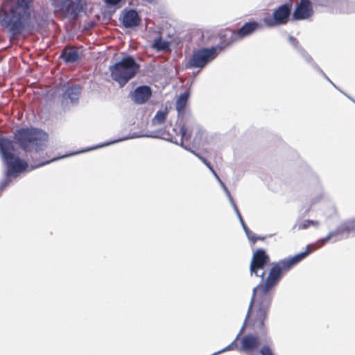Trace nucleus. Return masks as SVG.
Returning a JSON list of instances; mask_svg holds the SVG:
<instances>
[{
	"label": "nucleus",
	"mask_w": 355,
	"mask_h": 355,
	"mask_svg": "<svg viewBox=\"0 0 355 355\" xmlns=\"http://www.w3.org/2000/svg\"><path fill=\"white\" fill-rule=\"evenodd\" d=\"M315 248H307V250L288 257L273 263L268 276L261 279L259 284L253 288L252 295L245 318H249L252 306L255 311L253 326L254 329L262 330L268 311L271 305L273 293L272 290L278 284L282 276L293 266L304 259L308 254L313 252Z\"/></svg>",
	"instance_id": "obj_1"
},
{
	"label": "nucleus",
	"mask_w": 355,
	"mask_h": 355,
	"mask_svg": "<svg viewBox=\"0 0 355 355\" xmlns=\"http://www.w3.org/2000/svg\"><path fill=\"white\" fill-rule=\"evenodd\" d=\"M33 0H7L0 11V24L12 36L30 26Z\"/></svg>",
	"instance_id": "obj_2"
},
{
	"label": "nucleus",
	"mask_w": 355,
	"mask_h": 355,
	"mask_svg": "<svg viewBox=\"0 0 355 355\" xmlns=\"http://www.w3.org/2000/svg\"><path fill=\"white\" fill-rule=\"evenodd\" d=\"M14 150L13 141L6 137H0V154L6 166L5 178L0 183L6 182V188L11 183L12 178H17L28 167L26 161L15 156Z\"/></svg>",
	"instance_id": "obj_3"
},
{
	"label": "nucleus",
	"mask_w": 355,
	"mask_h": 355,
	"mask_svg": "<svg viewBox=\"0 0 355 355\" xmlns=\"http://www.w3.org/2000/svg\"><path fill=\"white\" fill-rule=\"evenodd\" d=\"M47 135L38 128H21L15 134V139L19 146L25 152L35 154L44 150L46 146Z\"/></svg>",
	"instance_id": "obj_4"
},
{
	"label": "nucleus",
	"mask_w": 355,
	"mask_h": 355,
	"mask_svg": "<svg viewBox=\"0 0 355 355\" xmlns=\"http://www.w3.org/2000/svg\"><path fill=\"white\" fill-rule=\"evenodd\" d=\"M139 64L131 55L124 56L120 61L109 67L111 78L120 87H123L133 78L139 70Z\"/></svg>",
	"instance_id": "obj_5"
},
{
	"label": "nucleus",
	"mask_w": 355,
	"mask_h": 355,
	"mask_svg": "<svg viewBox=\"0 0 355 355\" xmlns=\"http://www.w3.org/2000/svg\"><path fill=\"white\" fill-rule=\"evenodd\" d=\"M223 49L224 46L216 45L211 48H201L193 51L185 67L187 69H199L197 72L198 73L208 64L211 62Z\"/></svg>",
	"instance_id": "obj_6"
},
{
	"label": "nucleus",
	"mask_w": 355,
	"mask_h": 355,
	"mask_svg": "<svg viewBox=\"0 0 355 355\" xmlns=\"http://www.w3.org/2000/svg\"><path fill=\"white\" fill-rule=\"evenodd\" d=\"M194 130L197 132L200 131L195 119L191 116H182L173 129L176 135H180V140L173 137L166 139L182 146L184 149H188L189 148L184 145V140L190 139Z\"/></svg>",
	"instance_id": "obj_7"
},
{
	"label": "nucleus",
	"mask_w": 355,
	"mask_h": 355,
	"mask_svg": "<svg viewBox=\"0 0 355 355\" xmlns=\"http://www.w3.org/2000/svg\"><path fill=\"white\" fill-rule=\"evenodd\" d=\"M355 232V218L349 219L342 222L337 228L329 232L324 238L319 239L315 243L308 245L309 248H315V250L324 245L330 239L336 242L348 236L351 233Z\"/></svg>",
	"instance_id": "obj_8"
},
{
	"label": "nucleus",
	"mask_w": 355,
	"mask_h": 355,
	"mask_svg": "<svg viewBox=\"0 0 355 355\" xmlns=\"http://www.w3.org/2000/svg\"><path fill=\"white\" fill-rule=\"evenodd\" d=\"M291 8L292 5L289 3L281 5L274 10L272 16H266L263 19L264 24L269 28L286 24L288 21Z\"/></svg>",
	"instance_id": "obj_9"
},
{
	"label": "nucleus",
	"mask_w": 355,
	"mask_h": 355,
	"mask_svg": "<svg viewBox=\"0 0 355 355\" xmlns=\"http://www.w3.org/2000/svg\"><path fill=\"white\" fill-rule=\"evenodd\" d=\"M269 257L263 249L256 250L252 256L250 265V275L265 279V267L269 262Z\"/></svg>",
	"instance_id": "obj_10"
},
{
	"label": "nucleus",
	"mask_w": 355,
	"mask_h": 355,
	"mask_svg": "<svg viewBox=\"0 0 355 355\" xmlns=\"http://www.w3.org/2000/svg\"><path fill=\"white\" fill-rule=\"evenodd\" d=\"M289 43L297 51V52L315 70H317L326 80H327L335 88L340 91L328 78L325 73L320 69V67L313 61V58L301 46L297 40L293 36L290 35L288 38Z\"/></svg>",
	"instance_id": "obj_11"
},
{
	"label": "nucleus",
	"mask_w": 355,
	"mask_h": 355,
	"mask_svg": "<svg viewBox=\"0 0 355 355\" xmlns=\"http://www.w3.org/2000/svg\"><path fill=\"white\" fill-rule=\"evenodd\" d=\"M289 43L297 51V52L315 70H317L326 80H327L335 88L340 91L328 78L325 73L320 69V67L313 61V58L301 46L297 40L293 36L290 35L288 38Z\"/></svg>",
	"instance_id": "obj_12"
},
{
	"label": "nucleus",
	"mask_w": 355,
	"mask_h": 355,
	"mask_svg": "<svg viewBox=\"0 0 355 355\" xmlns=\"http://www.w3.org/2000/svg\"><path fill=\"white\" fill-rule=\"evenodd\" d=\"M86 2L85 0H63L60 9L66 15L76 19L83 11Z\"/></svg>",
	"instance_id": "obj_13"
},
{
	"label": "nucleus",
	"mask_w": 355,
	"mask_h": 355,
	"mask_svg": "<svg viewBox=\"0 0 355 355\" xmlns=\"http://www.w3.org/2000/svg\"><path fill=\"white\" fill-rule=\"evenodd\" d=\"M313 15V9L311 0H300L293 12V17L295 20H304L310 18Z\"/></svg>",
	"instance_id": "obj_14"
},
{
	"label": "nucleus",
	"mask_w": 355,
	"mask_h": 355,
	"mask_svg": "<svg viewBox=\"0 0 355 355\" xmlns=\"http://www.w3.org/2000/svg\"><path fill=\"white\" fill-rule=\"evenodd\" d=\"M162 135H163V131L162 130H157V131H155V132H153L150 133L143 134V135H137L136 133H134L131 135H129V136H127L125 137L119 138L116 140H113V141H109L107 143L101 144L100 145L92 147L89 149L81 150V151H80V153H85L88 150H95V149H97L99 148L105 147V146H109L111 144H116L117 142L123 141L130 139L139 138V137L161 138ZM78 153H79V152L72 153L71 155H76Z\"/></svg>",
	"instance_id": "obj_15"
},
{
	"label": "nucleus",
	"mask_w": 355,
	"mask_h": 355,
	"mask_svg": "<svg viewBox=\"0 0 355 355\" xmlns=\"http://www.w3.org/2000/svg\"><path fill=\"white\" fill-rule=\"evenodd\" d=\"M80 92L81 88L79 85H73L68 87L62 95V106L67 107L69 104H76L78 101Z\"/></svg>",
	"instance_id": "obj_16"
},
{
	"label": "nucleus",
	"mask_w": 355,
	"mask_h": 355,
	"mask_svg": "<svg viewBox=\"0 0 355 355\" xmlns=\"http://www.w3.org/2000/svg\"><path fill=\"white\" fill-rule=\"evenodd\" d=\"M259 26V24L257 21L247 22L245 23L236 33H233L230 37V41L228 44H230L236 42L238 39L243 38L252 34Z\"/></svg>",
	"instance_id": "obj_17"
},
{
	"label": "nucleus",
	"mask_w": 355,
	"mask_h": 355,
	"mask_svg": "<svg viewBox=\"0 0 355 355\" xmlns=\"http://www.w3.org/2000/svg\"><path fill=\"white\" fill-rule=\"evenodd\" d=\"M152 90L149 86L142 85L137 87L130 94L131 99L137 104L146 103L151 96Z\"/></svg>",
	"instance_id": "obj_18"
},
{
	"label": "nucleus",
	"mask_w": 355,
	"mask_h": 355,
	"mask_svg": "<svg viewBox=\"0 0 355 355\" xmlns=\"http://www.w3.org/2000/svg\"><path fill=\"white\" fill-rule=\"evenodd\" d=\"M141 19L138 12L133 9L123 12L122 24L125 28H132L140 24Z\"/></svg>",
	"instance_id": "obj_19"
},
{
	"label": "nucleus",
	"mask_w": 355,
	"mask_h": 355,
	"mask_svg": "<svg viewBox=\"0 0 355 355\" xmlns=\"http://www.w3.org/2000/svg\"><path fill=\"white\" fill-rule=\"evenodd\" d=\"M60 58L66 63H73L80 59V55L75 46H67L62 49Z\"/></svg>",
	"instance_id": "obj_20"
},
{
	"label": "nucleus",
	"mask_w": 355,
	"mask_h": 355,
	"mask_svg": "<svg viewBox=\"0 0 355 355\" xmlns=\"http://www.w3.org/2000/svg\"><path fill=\"white\" fill-rule=\"evenodd\" d=\"M259 345V338L254 335H247L241 340V350L244 352H252Z\"/></svg>",
	"instance_id": "obj_21"
},
{
	"label": "nucleus",
	"mask_w": 355,
	"mask_h": 355,
	"mask_svg": "<svg viewBox=\"0 0 355 355\" xmlns=\"http://www.w3.org/2000/svg\"><path fill=\"white\" fill-rule=\"evenodd\" d=\"M335 6L340 12L350 13L355 12V1L349 0H337Z\"/></svg>",
	"instance_id": "obj_22"
},
{
	"label": "nucleus",
	"mask_w": 355,
	"mask_h": 355,
	"mask_svg": "<svg viewBox=\"0 0 355 355\" xmlns=\"http://www.w3.org/2000/svg\"><path fill=\"white\" fill-rule=\"evenodd\" d=\"M189 96V94L188 92H184L181 94L176 101L175 108L179 116L182 117L184 116V110L187 104Z\"/></svg>",
	"instance_id": "obj_23"
},
{
	"label": "nucleus",
	"mask_w": 355,
	"mask_h": 355,
	"mask_svg": "<svg viewBox=\"0 0 355 355\" xmlns=\"http://www.w3.org/2000/svg\"><path fill=\"white\" fill-rule=\"evenodd\" d=\"M153 47L157 51H166L169 49L170 43L162 39V37H158L154 40Z\"/></svg>",
	"instance_id": "obj_24"
},
{
	"label": "nucleus",
	"mask_w": 355,
	"mask_h": 355,
	"mask_svg": "<svg viewBox=\"0 0 355 355\" xmlns=\"http://www.w3.org/2000/svg\"><path fill=\"white\" fill-rule=\"evenodd\" d=\"M167 114L168 111L166 110L157 111L152 119V124H162L165 121Z\"/></svg>",
	"instance_id": "obj_25"
},
{
	"label": "nucleus",
	"mask_w": 355,
	"mask_h": 355,
	"mask_svg": "<svg viewBox=\"0 0 355 355\" xmlns=\"http://www.w3.org/2000/svg\"><path fill=\"white\" fill-rule=\"evenodd\" d=\"M324 198V194L321 190L320 184L316 187V193L310 200V205H314L318 202H320Z\"/></svg>",
	"instance_id": "obj_26"
},
{
	"label": "nucleus",
	"mask_w": 355,
	"mask_h": 355,
	"mask_svg": "<svg viewBox=\"0 0 355 355\" xmlns=\"http://www.w3.org/2000/svg\"><path fill=\"white\" fill-rule=\"evenodd\" d=\"M191 153H193L195 156H196L200 160H201L203 164L209 169L212 170V166H211L210 163L203 157H202L199 153H196V151L191 150V148L187 149Z\"/></svg>",
	"instance_id": "obj_27"
},
{
	"label": "nucleus",
	"mask_w": 355,
	"mask_h": 355,
	"mask_svg": "<svg viewBox=\"0 0 355 355\" xmlns=\"http://www.w3.org/2000/svg\"><path fill=\"white\" fill-rule=\"evenodd\" d=\"M248 239L252 241L253 243H254L257 240H263V238H261L259 236H256L255 234L248 228L246 230L244 231Z\"/></svg>",
	"instance_id": "obj_28"
},
{
	"label": "nucleus",
	"mask_w": 355,
	"mask_h": 355,
	"mask_svg": "<svg viewBox=\"0 0 355 355\" xmlns=\"http://www.w3.org/2000/svg\"><path fill=\"white\" fill-rule=\"evenodd\" d=\"M219 184L221 186V187H222L223 190L224 191V192L225 193L227 197L228 198V200H229L232 207H233L234 205H236V203L234 202V199L232 197V196H231L228 189L227 188L225 184L223 182V181L220 182Z\"/></svg>",
	"instance_id": "obj_29"
},
{
	"label": "nucleus",
	"mask_w": 355,
	"mask_h": 355,
	"mask_svg": "<svg viewBox=\"0 0 355 355\" xmlns=\"http://www.w3.org/2000/svg\"><path fill=\"white\" fill-rule=\"evenodd\" d=\"M310 226V222L309 220L297 223L293 227V230L297 228L298 230H305Z\"/></svg>",
	"instance_id": "obj_30"
},
{
	"label": "nucleus",
	"mask_w": 355,
	"mask_h": 355,
	"mask_svg": "<svg viewBox=\"0 0 355 355\" xmlns=\"http://www.w3.org/2000/svg\"><path fill=\"white\" fill-rule=\"evenodd\" d=\"M232 208L234 209L240 223H241V225H242V227L243 229V230H246L248 227H247V225H245V223H244L243 218H242V216L239 212V210L236 206V205H234V206L232 207Z\"/></svg>",
	"instance_id": "obj_31"
},
{
	"label": "nucleus",
	"mask_w": 355,
	"mask_h": 355,
	"mask_svg": "<svg viewBox=\"0 0 355 355\" xmlns=\"http://www.w3.org/2000/svg\"><path fill=\"white\" fill-rule=\"evenodd\" d=\"M261 355H274L272 349L269 345H263L260 349Z\"/></svg>",
	"instance_id": "obj_32"
},
{
	"label": "nucleus",
	"mask_w": 355,
	"mask_h": 355,
	"mask_svg": "<svg viewBox=\"0 0 355 355\" xmlns=\"http://www.w3.org/2000/svg\"><path fill=\"white\" fill-rule=\"evenodd\" d=\"M57 159H58V158H54V159H52L51 160H48V161H43V162H40V163H39V164H36L35 166H32L29 171H31V170H33L34 168H36L44 166V165H46V164H49V163H50L51 162L55 161Z\"/></svg>",
	"instance_id": "obj_33"
},
{
	"label": "nucleus",
	"mask_w": 355,
	"mask_h": 355,
	"mask_svg": "<svg viewBox=\"0 0 355 355\" xmlns=\"http://www.w3.org/2000/svg\"><path fill=\"white\" fill-rule=\"evenodd\" d=\"M105 3L109 6H117L121 0H105Z\"/></svg>",
	"instance_id": "obj_34"
},
{
	"label": "nucleus",
	"mask_w": 355,
	"mask_h": 355,
	"mask_svg": "<svg viewBox=\"0 0 355 355\" xmlns=\"http://www.w3.org/2000/svg\"><path fill=\"white\" fill-rule=\"evenodd\" d=\"M212 174L214 175V176L216 178V179L217 180V181L220 183V182H222V180H220V178H219V176L217 175V173H216V171H214V169L212 168V170H209Z\"/></svg>",
	"instance_id": "obj_35"
},
{
	"label": "nucleus",
	"mask_w": 355,
	"mask_h": 355,
	"mask_svg": "<svg viewBox=\"0 0 355 355\" xmlns=\"http://www.w3.org/2000/svg\"><path fill=\"white\" fill-rule=\"evenodd\" d=\"M309 222H310V226L313 225L315 227H318V225H319V221H318V220H309Z\"/></svg>",
	"instance_id": "obj_36"
},
{
	"label": "nucleus",
	"mask_w": 355,
	"mask_h": 355,
	"mask_svg": "<svg viewBox=\"0 0 355 355\" xmlns=\"http://www.w3.org/2000/svg\"><path fill=\"white\" fill-rule=\"evenodd\" d=\"M52 6L55 8V10H58L60 9V7L58 6V4L57 3V1L56 0H52Z\"/></svg>",
	"instance_id": "obj_37"
},
{
	"label": "nucleus",
	"mask_w": 355,
	"mask_h": 355,
	"mask_svg": "<svg viewBox=\"0 0 355 355\" xmlns=\"http://www.w3.org/2000/svg\"><path fill=\"white\" fill-rule=\"evenodd\" d=\"M328 4L327 0H322L321 5L326 6Z\"/></svg>",
	"instance_id": "obj_38"
},
{
	"label": "nucleus",
	"mask_w": 355,
	"mask_h": 355,
	"mask_svg": "<svg viewBox=\"0 0 355 355\" xmlns=\"http://www.w3.org/2000/svg\"><path fill=\"white\" fill-rule=\"evenodd\" d=\"M345 96H346L348 98H349L350 100H352V101H354V100L349 96H348L347 94L344 93L343 92L340 91Z\"/></svg>",
	"instance_id": "obj_39"
}]
</instances>
